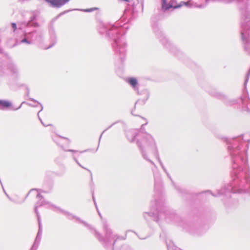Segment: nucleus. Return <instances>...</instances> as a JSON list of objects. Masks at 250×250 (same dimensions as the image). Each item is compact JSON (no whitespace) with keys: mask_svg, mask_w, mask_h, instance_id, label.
<instances>
[{"mask_svg":"<svg viewBox=\"0 0 250 250\" xmlns=\"http://www.w3.org/2000/svg\"><path fill=\"white\" fill-rule=\"evenodd\" d=\"M92 199H93V202L94 203V204L96 206V208H97V205H96V203L95 199V197L94 196L93 192H92Z\"/></svg>","mask_w":250,"mask_h":250,"instance_id":"obj_37","label":"nucleus"},{"mask_svg":"<svg viewBox=\"0 0 250 250\" xmlns=\"http://www.w3.org/2000/svg\"><path fill=\"white\" fill-rule=\"evenodd\" d=\"M70 0H44L52 8H59L64 5Z\"/></svg>","mask_w":250,"mask_h":250,"instance_id":"obj_11","label":"nucleus"},{"mask_svg":"<svg viewBox=\"0 0 250 250\" xmlns=\"http://www.w3.org/2000/svg\"><path fill=\"white\" fill-rule=\"evenodd\" d=\"M160 165H161L162 168L163 167V166H164L163 163L161 164Z\"/></svg>","mask_w":250,"mask_h":250,"instance_id":"obj_50","label":"nucleus"},{"mask_svg":"<svg viewBox=\"0 0 250 250\" xmlns=\"http://www.w3.org/2000/svg\"><path fill=\"white\" fill-rule=\"evenodd\" d=\"M153 31L159 40V41L163 44L164 47L168 50L172 52L175 56L181 59V56L183 55V52L179 50L176 46L174 45L165 35L161 28L157 24H154L153 26Z\"/></svg>","mask_w":250,"mask_h":250,"instance_id":"obj_6","label":"nucleus"},{"mask_svg":"<svg viewBox=\"0 0 250 250\" xmlns=\"http://www.w3.org/2000/svg\"><path fill=\"white\" fill-rule=\"evenodd\" d=\"M127 22H128V21H126V23H125V26L127 27V28H128L127 25L126 24V23H127Z\"/></svg>","mask_w":250,"mask_h":250,"instance_id":"obj_49","label":"nucleus"},{"mask_svg":"<svg viewBox=\"0 0 250 250\" xmlns=\"http://www.w3.org/2000/svg\"><path fill=\"white\" fill-rule=\"evenodd\" d=\"M72 10H66V11H65L64 12H63L62 13L60 14V15H63V14L64 13H67L70 11H72Z\"/></svg>","mask_w":250,"mask_h":250,"instance_id":"obj_39","label":"nucleus"},{"mask_svg":"<svg viewBox=\"0 0 250 250\" xmlns=\"http://www.w3.org/2000/svg\"><path fill=\"white\" fill-rule=\"evenodd\" d=\"M11 27L13 29V31L15 32V30L17 29V24L15 22H12L11 23Z\"/></svg>","mask_w":250,"mask_h":250,"instance_id":"obj_32","label":"nucleus"},{"mask_svg":"<svg viewBox=\"0 0 250 250\" xmlns=\"http://www.w3.org/2000/svg\"><path fill=\"white\" fill-rule=\"evenodd\" d=\"M128 83L135 90H138L136 86L138 84V81L135 78H129L127 81Z\"/></svg>","mask_w":250,"mask_h":250,"instance_id":"obj_23","label":"nucleus"},{"mask_svg":"<svg viewBox=\"0 0 250 250\" xmlns=\"http://www.w3.org/2000/svg\"><path fill=\"white\" fill-rule=\"evenodd\" d=\"M208 93L212 96L222 100L226 104H228V99L227 97L224 94L218 92L215 88L211 89L208 91Z\"/></svg>","mask_w":250,"mask_h":250,"instance_id":"obj_12","label":"nucleus"},{"mask_svg":"<svg viewBox=\"0 0 250 250\" xmlns=\"http://www.w3.org/2000/svg\"><path fill=\"white\" fill-rule=\"evenodd\" d=\"M231 102L232 104L236 103L239 104L243 111L250 112V98L247 96H241Z\"/></svg>","mask_w":250,"mask_h":250,"instance_id":"obj_10","label":"nucleus"},{"mask_svg":"<svg viewBox=\"0 0 250 250\" xmlns=\"http://www.w3.org/2000/svg\"><path fill=\"white\" fill-rule=\"evenodd\" d=\"M103 228L105 234L104 237L92 227V229H89L94 230L95 236L100 242L102 243L105 248H107L108 245H111L112 243L115 245L116 241L119 238V237L117 236V235L113 234L112 230L108 228V225L106 223L104 224Z\"/></svg>","mask_w":250,"mask_h":250,"instance_id":"obj_7","label":"nucleus"},{"mask_svg":"<svg viewBox=\"0 0 250 250\" xmlns=\"http://www.w3.org/2000/svg\"><path fill=\"white\" fill-rule=\"evenodd\" d=\"M222 140L227 145L228 151L231 158L232 180L230 184L217 190V195L209 190L205 192H209L214 197L227 196L230 193L250 195V172L247 154L249 144L244 139L243 135L232 138L224 137Z\"/></svg>","mask_w":250,"mask_h":250,"instance_id":"obj_1","label":"nucleus"},{"mask_svg":"<svg viewBox=\"0 0 250 250\" xmlns=\"http://www.w3.org/2000/svg\"><path fill=\"white\" fill-rule=\"evenodd\" d=\"M98 214L100 215V216H101V214L99 212H98Z\"/></svg>","mask_w":250,"mask_h":250,"instance_id":"obj_51","label":"nucleus"},{"mask_svg":"<svg viewBox=\"0 0 250 250\" xmlns=\"http://www.w3.org/2000/svg\"><path fill=\"white\" fill-rule=\"evenodd\" d=\"M97 9H98L97 8H87V9H77V10L83 11H84L86 12H92V11H94L95 10H97Z\"/></svg>","mask_w":250,"mask_h":250,"instance_id":"obj_30","label":"nucleus"},{"mask_svg":"<svg viewBox=\"0 0 250 250\" xmlns=\"http://www.w3.org/2000/svg\"><path fill=\"white\" fill-rule=\"evenodd\" d=\"M238 6L241 13V39L243 42L245 51L250 55V0H237ZM250 77V67L245 77L244 87Z\"/></svg>","mask_w":250,"mask_h":250,"instance_id":"obj_5","label":"nucleus"},{"mask_svg":"<svg viewBox=\"0 0 250 250\" xmlns=\"http://www.w3.org/2000/svg\"><path fill=\"white\" fill-rule=\"evenodd\" d=\"M39 207V206H38L37 205H36L35 208H34V211H35V213L36 214V216H37V217L38 219V221L40 222V221H41V217H40L39 212L37 209Z\"/></svg>","mask_w":250,"mask_h":250,"instance_id":"obj_28","label":"nucleus"},{"mask_svg":"<svg viewBox=\"0 0 250 250\" xmlns=\"http://www.w3.org/2000/svg\"><path fill=\"white\" fill-rule=\"evenodd\" d=\"M42 123V124L44 126H48V125H45V123H43V122H42V123Z\"/></svg>","mask_w":250,"mask_h":250,"instance_id":"obj_41","label":"nucleus"},{"mask_svg":"<svg viewBox=\"0 0 250 250\" xmlns=\"http://www.w3.org/2000/svg\"><path fill=\"white\" fill-rule=\"evenodd\" d=\"M49 33L50 37L51 44L47 48L52 47L57 42V36L55 32V29L53 25H51L49 29Z\"/></svg>","mask_w":250,"mask_h":250,"instance_id":"obj_17","label":"nucleus"},{"mask_svg":"<svg viewBox=\"0 0 250 250\" xmlns=\"http://www.w3.org/2000/svg\"><path fill=\"white\" fill-rule=\"evenodd\" d=\"M26 96L27 97H29V93H30V89H29V88L28 86H26Z\"/></svg>","mask_w":250,"mask_h":250,"instance_id":"obj_35","label":"nucleus"},{"mask_svg":"<svg viewBox=\"0 0 250 250\" xmlns=\"http://www.w3.org/2000/svg\"><path fill=\"white\" fill-rule=\"evenodd\" d=\"M154 199L155 202L156 212H146L144 217L146 221L149 219L158 222L159 220L165 218L168 223H175L176 225L181 226L186 231L194 236H200L204 234L207 229L203 226L197 225L193 223H187L183 222V221L180 216L177 214L175 211L165 206L160 208V199L162 195V183L159 175H154Z\"/></svg>","mask_w":250,"mask_h":250,"instance_id":"obj_2","label":"nucleus"},{"mask_svg":"<svg viewBox=\"0 0 250 250\" xmlns=\"http://www.w3.org/2000/svg\"><path fill=\"white\" fill-rule=\"evenodd\" d=\"M59 137L61 138H62V139H66V140H67V141H68V144H69V143H70V140H69L68 138H65V137H62V136H60V135H58L57 137H56V139H58V138H59Z\"/></svg>","mask_w":250,"mask_h":250,"instance_id":"obj_34","label":"nucleus"},{"mask_svg":"<svg viewBox=\"0 0 250 250\" xmlns=\"http://www.w3.org/2000/svg\"><path fill=\"white\" fill-rule=\"evenodd\" d=\"M167 246V248L168 250H182L180 248H178L176 246H175L172 242L171 243L167 244V242H166Z\"/></svg>","mask_w":250,"mask_h":250,"instance_id":"obj_25","label":"nucleus"},{"mask_svg":"<svg viewBox=\"0 0 250 250\" xmlns=\"http://www.w3.org/2000/svg\"><path fill=\"white\" fill-rule=\"evenodd\" d=\"M212 2H219L222 3H227L228 2V0H206V2L208 3L209 1Z\"/></svg>","mask_w":250,"mask_h":250,"instance_id":"obj_29","label":"nucleus"},{"mask_svg":"<svg viewBox=\"0 0 250 250\" xmlns=\"http://www.w3.org/2000/svg\"><path fill=\"white\" fill-rule=\"evenodd\" d=\"M73 158L76 162V161H78V160L75 158V157L74 156H73Z\"/></svg>","mask_w":250,"mask_h":250,"instance_id":"obj_44","label":"nucleus"},{"mask_svg":"<svg viewBox=\"0 0 250 250\" xmlns=\"http://www.w3.org/2000/svg\"><path fill=\"white\" fill-rule=\"evenodd\" d=\"M29 105H31L30 104H28Z\"/></svg>","mask_w":250,"mask_h":250,"instance_id":"obj_52","label":"nucleus"},{"mask_svg":"<svg viewBox=\"0 0 250 250\" xmlns=\"http://www.w3.org/2000/svg\"><path fill=\"white\" fill-rule=\"evenodd\" d=\"M64 151H68V152H77V151H77V150H73V149L64 150Z\"/></svg>","mask_w":250,"mask_h":250,"instance_id":"obj_38","label":"nucleus"},{"mask_svg":"<svg viewBox=\"0 0 250 250\" xmlns=\"http://www.w3.org/2000/svg\"><path fill=\"white\" fill-rule=\"evenodd\" d=\"M39 230L34 242L30 249V250H37L40 243L42 235V226L41 221L38 222Z\"/></svg>","mask_w":250,"mask_h":250,"instance_id":"obj_13","label":"nucleus"},{"mask_svg":"<svg viewBox=\"0 0 250 250\" xmlns=\"http://www.w3.org/2000/svg\"><path fill=\"white\" fill-rule=\"evenodd\" d=\"M167 177L171 180V181L172 182V185H173V186L174 187V188L180 192L181 193V194H187V190H186L185 189H182L180 187H177L176 186V185L175 184V183H174V182L173 181L172 178H171V176L170 175V174H169V173L168 172H167V173H166Z\"/></svg>","mask_w":250,"mask_h":250,"instance_id":"obj_22","label":"nucleus"},{"mask_svg":"<svg viewBox=\"0 0 250 250\" xmlns=\"http://www.w3.org/2000/svg\"><path fill=\"white\" fill-rule=\"evenodd\" d=\"M25 103V102H22V103L20 104V105L19 107H18L17 108H12V109H13V110H17L19 109L20 108H21L22 104H24Z\"/></svg>","mask_w":250,"mask_h":250,"instance_id":"obj_36","label":"nucleus"},{"mask_svg":"<svg viewBox=\"0 0 250 250\" xmlns=\"http://www.w3.org/2000/svg\"><path fill=\"white\" fill-rule=\"evenodd\" d=\"M126 29L125 24H121L120 21H117L114 24H103L99 28L101 35L105 34L106 37L113 41L112 47L122 62L125 61V57L126 43L125 34Z\"/></svg>","mask_w":250,"mask_h":250,"instance_id":"obj_3","label":"nucleus"},{"mask_svg":"<svg viewBox=\"0 0 250 250\" xmlns=\"http://www.w3.org/2000/svg\"><path fill=\"white\" fill-rule=\"evenodd\" d=\"M87 151V150H83V151H81L80 152H81V153H83V152H86V151Z\"/></svg>","mask_w":250,"mask_h":250,"instance_id":"obj_47","label":"nucleus"},{"mask_svg":"<svg viewBox=\"0 0 250 250\" xmlns=\"http://www.w3.org/2000/svg\"><path fill=\"white\" fill-rule=\"evenodd\" d=\"M51 206L54 208L55 209H57V210H59L60 212L62 213L63 214H64L67 218L69 220H72L73 219H76L77 221H78L79 222L83 224L84 226L87 227L88 229H92V226L88 224L86 222L82 220L80 218L76 216V215L73 214L70 212H68L66 210H65L61 208H60L59 207H57L54 205H51Z\"/></svg>","mask_w":250,"mask_h":250,"instance_id":"obj_9","label":"nucleus"},{"mask_svg":"<svg viewBox=\"0 0 250 250\" xmlns=\"http://www.w3.org/2000/svg\"><path fill=\"white\" fill-rule=\"evenodd\" d=\"M2 189H3V191L4 193H5V194L6 195V193H6V192L5 191V190L4 188H3V187H2Z\"/></svg>","mask_w":250,"mask_h":250,"instance_id":"obj_45","label":"nucleus"},{"mask_svg":"<svg viewBox=\"0 0 250 250\" xmlns=\"http://www.w3.org/2000/svg\"><path fill=\"white\" fill-rule=\"evenodd\" d=\"M127 22H128V21H126V23H125V26L127 27V28H128L127 25L126 24V23H127Z\"/></svg>","mask_w":250,"mask_h":250,"instance_id":"obj_48","label":"nucleus"},{"mask_svg":"<svg viewBox=\"0 0 250 250\" xmlns=\"http://www.w3.org/2000/svg\"><path fill=\"white\" fill-rule=\"evenodd\" d=\"M131 114L132 115H134V116H137L136 115H135L134 113H133V111H131Z\"/></svg>","mask_w":250,"mask_h":250,"instance_id":"obj_46","label":"nucleus"},{"mask_svg":"<svg viewBox=\"0 0 250 250\" xmlns=\"http://www.w3.org/2000/svg\"><path fill=\"white\" fill-rule=\"evenodd\" d=\"M175 0H170L169 3H167V0H161L162 9L163 11H166L173 7V3Z\"/></svg>","mask_w":250,"mask_h":250,"instance_id":"obj_19","label":"nucleus"},{"mask_svg":"<svg viewBox=\"0 0 250 250\" xmlns=\"http://www.w3.org/2000/svg\"><path fill=\"white\" fill-rule=\"evenodd\" d=\"M43 34L41 30H34L32 32L23 34V38L20 41V43L31 44L33 42H40L43 38Z\"/></svg>","mask_w":250,"mask_h":250,"instance_id":"obj_8","label":"nucleus"},{"mask_svg":"<svg viewBox=\"0 0 250 250\" xmlns=\"http://www.w3.org/2000/svg\"><path fill=\"white\" fill-rule=\"evenodd\" d=\"M36 197L37 198L40 199V200L38 201V202L36 204V205H37L38 206L40 207V206H44L45 205L48 204L50 205V207H48V208H51L54 211H57V209H55L54 208H53L51 206V205H52V204L50 203L49 202L46 201V200H45L43 198V197L42 195H41L40 193H38L36 195Z\"/></svg>","mask_w":250,"mask_h":250,"instance_id":"obj_15","label":"nucleus"},{"mask_svg":"<svg viewBox=\"0 0 250 250\" xmlns=\"http://www.w3.org/2000/svg\"><path fill=\"white\" fill-rule=\"evenodd\" d=\"M76 163L80 167H81L82 168L84 169H86V170H87L90 174V176H91V183H93V177H92V172L90 170L84 167H83L79 162L78 161H76Z\"/></svg>","mask_w":250,"mask_h":250,"instance_id":"obj_27","label":"nucleus"},{"mask_svg":"<svg viewBox=\"0 0 250 250\" xmlns=\"http://www.w3.org/2000/svg\"><path fill=\"white\" fill-rule=\"evenodd\" d=\"M29 100L32 101V102H34L35 103H37L38 104H39L41 105V107H42V108L38 112V118H39V119L40 120V121H41V122L42 123V120L40 118V117H39V113L43 109V106L41 104V103H40L38 101H37L36 100L33 99V98H30L29 99Z\"/></svg>","mask_w":250,"mask_h":250,"instance_id":"obj_26","label":"nucleus"},{"mask_svg":"<svg viewBox=\"0 0 250 250\" xmlns=\"http://www.w3.org/2000/svg\"><path fill=\"white\" fill-rule=\"evenodd\" d=\"M137 93L140 95H144V97L142 99H138L135 103V106H136V104H139L141 105H144L149 97V92L148 90L147 89H144L142 90L140 93L139 92V91H138Z\"/></svg>","mask_w":250,"mask_h":250,"instance_id":"obj_14","label":"nucleus"},{"mask_svg":"<svg viewBox=\"0 0 250 250\" xmlns=\"http://www.w3.org/2000/svg\"><path fill=\"white\" fill-rule=\"evenodd\" d=\"M183 5H185L187 7H190L191 5L190 4L189 2L188 1H181L179 4L175 5L173 6L174 9H177L178 8H180L182 7Z\"/></svg>","mask_w":250,"mask_h":250,"instance_id":"obj_24","label":"nucleus"},{"mask_svg":"<svg viewBox=\"0 0 250 250\" xmlns=\"http://www.w3.org/2000/svg\"><path fill=\"white\" fill-rule=\"evenodd\" d=\"M125 11L124 13V15H123V17L121 18L122 19H124L125 18Z\"/></svg>","mask_w":250,"mask_h":250,"instance_id":"obj_42","label":"nucleus"},{"mask_svg":"<svg viewBox=\"0 0 250 250\" xmlns=\"http://www.w3.org/2000/svg\"><path fill=\"white\" fill-rule=\"evenodd\" d=\"M147 122L143 124L139 130H132L126 134L128 141L131 143L136 139V144L142 153V156L146 161L151 163L156 167L154 162L147 157V153H151L155 156L161 165L162 162L159 157L158 151L155 141L153 136L146 132L144 126L147 125Z\"/></svg>","mask_w":250,"mask_h":250,"instance_id":"obj_4","label":"nucleus"},{"mask_svg":"<svg viewBox=\"0 0 250 250\" xmlns=\"http://www.w3.org/2000/svg\"><path fill=\"white\" fill-rule=\"evenodd\" d=\"M117 122H114V123H113L112 125H111L109 127H108L107 128H106L105 130H104L103 132L102 133V134H101L100 136V138H99V144H100V140H101V137L102 136V135L103 134V133L105 131H106L107 130H108V129H109L110 127H111L113 125H114L115 124H116Z\"/></svg>","mask_w":250,"mask_h":250,"instance_id":"obj_31","label":"nucleus"},{"mask_svg":"<svg viewBox=\"0 0 250 250\" xmlns=\"http://www.w3.org/2000/svg\"><path fill=\"white\" fill-rule=\"evenodd\" d=\"M162 169H163V170H164V171L165 173H167V170L166 169V167H165V166H163Z\"/></svg>","mask_w":250,"mask_h":250,"instance_id":"obj_40","label":"nucleus"},{"mask_svg":"<svg viewBox=\"0 0 250 250\" xmlns=\"http://www.w3.org/2000/svg\"><path fill=\"white\" fill-rule=\"evenodd\" d=\"M53 140L58 146H60L62 148V149H64V148H63L62 146L61 145L60 143L59 142L58 140L56 139V138H53Z\"/></svg>","mask_w":250,"mask_h":250,"instance_id":"obj_33","label":"nucleus"},{"mask_svg":"<svg viewBox=\"0 0 250 250\" xmlns=\"http://www.w3.org/2000/svg\"><path fill=\"white\" fill-rule=\"evenodd\" d=\"M7 68L16 78L18 77L19 70L16 64L13 62H10L7 64Z\"/></svg>","mask_w":250,"mask_h":250,"instance_id":"obj_16","label":"nucleus"},{"mask_svg":"<svg viewBox=\"0 0 250 250\" xmlns=\"http://www.w3.org/2000/svg\"><path fill=\"white\" fill-rule=\"evenodd\" d=\"M12 106V104L10 102L4 100H0V109L5 110L9 108Z\"/></svg>","mask_w":250,"mask_h":250,"instance_id":"obj_21","label":"nucleus"},{"mask_svg":"<svg viewBox=\"0 0 250 250\" xmlns=\"http://www.w3.org/2000/svg\"><path fill=\"white\" fill-rule=\"evenodd\" d=\"M38 190V189H36V188H33V189H31V190L29 191V192L28 193V194H27V195L26 196V197H25V198H24L23 200H21V201H16V200H14V199H12V198H11V197L8 195V194L7 193H6V197L8 198V199L9 200H10L11 201L13 202V203H15V204H22V203L24 202V201H25V199L27 198V197L28 196V195H29L30 193H32V192H36V191H37Z\"/></svg>","mask_w":250,"mask_h":250,"instance_id":"obj_20","label":"nucleus"},{"mask_svg":"<svg viewBox=\"0 0 250 250\" xmlns=\"http://www.w3.org/2000/svg\"><path fill=\"white\" fill-rule=\"evenodd\" d=\"M197 7H199V8H202L203 7V5L202 4H200L198 6H197Z\"/></svg>","mask_w":250,"mask_h":250,"instance_id":"obj_43","label":"nucleus"},{"mask_svg":"<svg viewBox=\"0 0 250 250\" xmlns=\"http://www.w3.org/2000/svg\"><path fill=\"white\" fill-rule=\"evenodd\" d=\"M37 18L36 15L35 14H33L30 18V20L24 22V25L26 27H38L39 26V24L37 21Z\"/></svg>","mask_w":250,"mask_h":250,"instance_id":"obj_18","label":"nucleus"}]
</instances>
